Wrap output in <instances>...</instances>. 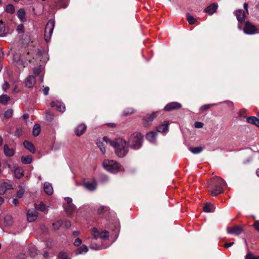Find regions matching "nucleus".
Wrapping results in <instances>:
<instances>
[{
    "instance_id": "8",
    "label": "nucleus",
    "mask_w": 259,
    "mask_h": 259,
    "mask_svg": "<svg viewBox=\"0 0 259 259\" xmlns=\"http://www.w3.org/2000/svg\"><path fill=\"white\" fill-rule=\"evenodd\" d=\"M218 7V4L212 3L204 9L203 12L208 15H212L217 12Z\"/></svg>"
},
{
    "instance_id": "63",
    "label": "nucleus",
    "mask_w": 259,
    "mask_h": 259,
    "mask_svg": "<svg viewBox=\"0 0 259 259\" xmlns=\"http://www.w3.org/2000/svg\"><path fill=\"white\" fill-rule=\"evenodd\" d=\"M101 181L103 182L107 181L108 180L107 177L105 175H102L101 176Z\"/></svg>"
},
{
    "instance_id": "36",
    "label": "nucleus",
    "mask_w": 259,
    "mask_h": 259,
    "mask_svg": "<svg viewBox=\"0 0 259 259\" xmlns=\"http://www.w3.org/2000/svg\"><path fill=\"white\" fill-rule=\"evenodd\" d=\"M10 100V97L7 95L3 94L0 96V103L4 105H6Z\"/></svg>"
},
{
    "instance_id": "59",
    "label": "nucleus",
    "mask_w": 259,
    "mask_h": 259,
    "mask_svg": "<svg viewBox=\"0 0 259 259\" xmlns=\"http://www.w3.org/2000/svg\"><path fill=\"white\" fill-rule=\"evenodd\" d=\"M50 89L48 87H46L42 89V92L45 96H47L49 94Z\"/></svg>"
},
{
    "instance_id": "17",
    "label": "nucleus",
    "mask_w": 259,
    "mask_h": 259,
    "mask_svg": "<svg viewBox=\"0 0 259 259\" xmlns=\"http://www.w3.org/2000/svg\"><path fill=\"white\" fill-rule=\"evenodd\" d=\"M13 170L14 171V176L17 179H20L23 176V169L22 167L16 165L13 167Z\"/></svg>"
},
{
    "instance_id": "52",
    "label": "nucleus",
    "mask_w": 259,
    "mask_h": 259,
    "mask_svg": "<svg viewBox=\"0 0 259 259\" xmlns=\"http://www.w3.org/2000/svg\"><path fill=\"white\" fill-rule=\"evenodd\" d=\"M203 123L199 121H196L194 123V126L196 128H202L203 126Z\"/></svg>"
},
{
    "instance_id": "25",
    "label": "nucleus",
    "mask_w": 259,
    "mask_h": 259,
    "mask_svg": "<svg viewBox=\"0 0 259 259\" xmlns=\"http://www.w3.org/2000/svg\"><path fill=\"white\" fill-rule=\"evenodd\" d=\"M4 152L6 156L11 157L14 155L15 151L13 149L10 148L7 145H5L4 147Z\"/></svg>"
},
{
    "instance_id": "30",
    "label": "nucleus",
    "mask_w": 259,
    "mask_h": 259,
    "mask_svg": "<svg viewBox=\"0 0 259 259\" xmlns=\"http://www.w3.org/2000/svg\"><path fill=\"white\" fill-rule=\"evenodd\" d=\"M247 121L248 123L255 125L259 127V119L254 116H250L247 118Z\"/></svg>"
},
{
    "instance_id": "14",
    "label": "nucleus",
    "mask_w": 259,
    "mask_h": 259,
    "mask_svg": "<svg viewBox=\"0 0 259 259\" xmlns=\"http://www.w3.org/2000/svg\"><path fill=\"white\" fill-rule=\"evenodd\" d=\"M64 209L68 215L73 214L76 210V207L72 203L71 204H63Z\"/></svg>"
},
{
    "instance_id": "4",
    "label": "nucleus",
    "mask_w": 259,
    "mask_h": 259,
    "mask_svg": "<svg viewBox=\"0 0 259 259\" xmlns=\"http://www.w3.org/2000/svg\"><path fill=\"white\" fill-rule=\"evenodd\" d=\"M103 165L107 171L112 174L123 170V167L113 160L105 159L103 162Z\"/></svg>"
},
{
    "instance_id": "20",
    "label": "nucleus",
    "mask_w": 259,
    "mask_h": 259,
    "mask_svg": "<svg viewBox=\"0 0 259 259\" xmlns=\"http://www.w3.org/2000/svg\"><path fill=\"white\" fill-rule=\"evenodd\" d=\"M45 192L48 195H51L53 193V189L52 185L48 182H45L44 185Z\"/></svg>"
},
{
    "instance_id": "5",
    "label": "nucleus",
    "mask_w": 259,
    "mask_h": 259,
    "mask_svg": "<svg viewBox=\"0 0 259 259\" xmlns=\"http://www.w3.org/2000/svg\"><path fill=\"white\" fill-rule=\"evenodd\" d=\"M143 136L140 133L136 132L131 135L128 139V145L133 149L138 150L142 145Z\"/></svg>"
},
{
    "instance_id": "24",
    "label": "nucleus",
    "mask_w": 259,
    "mask_h": 259,
    "mask_svg": "<svg viewBox=\"0 0 259 259\" xmlns=\"http://www.w3.org/2000/svg\"><path fill=\"white\" fill-rule=\"evenodd\" d=\"M54 26V21L52 19L49 20L46 25L45 32H53Z\"/></svg>"
},
{
    "instance_id": "39",
    "label": "nucleus",
    "mask_w": 259,
    "mask_h": 259,
    "mask_svg": "<svg viewBox=\"0 0 259 259\" xmlns=\"http://www.w3.org/2000/svg\"><path fill=\"white\" fill-rule=\"evenodd\" d=\"M29 254L32 257H34L37 254V251L35 246H31L29 248Z\"/></svg>"
},
{
    "instance_id": "42",
    "label": "nucleus",
    "mask_w": 259,
    "mask_h": 259,
    "mask_svg": "<svg viewBox=\"0 0 259 259\" xmlns=\"http://www.w3.org/2000/svg\"><path fill=\"white\" fill-rule=\"evenodd\" d=\"M63 225L62 220L58 221L53 224V227L55 230H58Z\"/></svg>"
},
{
    "instance_id": "10",
    "label": "nucleus",
    "mask_w": 259,
    "mask_h": 259,
    "mask_svg": "<svg viewBox=\"0 0 259 259\" xmlns=\"http://www.w3.org/2000/svg\"><path fill=\"white\" fill-rule=\"evenodd\" d=\"M38 217V212L35 209H30L28 210L27 217L29 222L34 221Z\"/></svg>"
},
{
    "instance_id": "40",
    "label": "nucleus",
    "mask_w": 259,
    "mask_h": 259,
    "mask_svg": "<svg viewBox=\"0 0 259 259\" xmlns=\"http://www.w3.org/2000/svg\"><path fill=\"white\" fill-rule=\"evenodd\" d=\"M187 21L190 24H194L197 22V20L192 16L188 14L187 15Z\"/></svg>"
},
{
    "instance_id": "3",
    "label": "nucleus",
    "mask_w": 259,
    "mask_h": 259,
    "mask_svg": "<svg viewBox=\"0 0 259 259\" xmlns=\"http://www.w3.org/2000/svg\"><path fill=\"white\" fill-rule=\"evenodd\" d=\"M226 186V183L223 179L217 177L213 178L210 184V187L212 188H213L211 191V195L215 196L223 193V188Z\"/></svg>"
},
{
    "instance_id": "31",
    "label": "nucleus",
    "mask_w": 259,
    "mask_h": 259,
    "mask_svg": "<svg viewBox=\"0 0 259 259\" xmlns=\"http://www.w3.org/2000/svg\"><path fill=\"white\" fill-rule=\"evenodd\" d=\"M21 160L22 162L25 164H30L32 161V157L30 155L26 156H23L21 157Z\"/></svg>"
},
{
    "instance_id": "2",
    "label": "nucleus",
    "mask_w": 259,
    "mask_h": 259,
    "mask_svg": "<svg viewBox=\"0 0 259 259\" xmlns=\"http://www.w3.org/2000/svg\"><path fill=\"white\" fill-rule=\"evenodd\" d=\"M110 145L114 148L115 152L118 157H123L128 152V143L121 138L110 141Z\"/></svg>"
},
{
    "instance_id": "57",
    "label": "nucleus",
    "mask_w": 259,
    "mask_h": 259,
    "mask_svg": "<svg viewBox=\"0 0 259 259\" xmlns=\"http://www.w3.org/2000/svg\"><path fill=\"white\" fill-rule=\"evenodd\" d=\"M26 34L25 35H23V36H22V37H24V36L25 37V38L24 39V41H22V43L23 44H27L30 41L29 37H28L26 34Z\"/></svg>"
},
{
    "instance_id": "47",
    "label": "nucleus",
    "mask_w": 259,
    "mask_h": 259,
    "mask_svg": "<svg viewBox=\"0 0 259 259\" xmlns=\"http://www.w3.org/2000/svg\"><path fill=\"white\" fill-rule=\"evenodd\" d=\"M4 220L5 222L7 225H10L12 223V219L10 215H7L5 217Z\"/></svg>"
},
{
    "instance_id": "62",
    "label": "nucleus",
    "mask_w": 259,
    "mask_h": 259,
    "mask_svg": "<svg viewBox=\"0 0 259 259\" xmlns=\"http://www.w3.org/2000/svg\"><path fill=\"white\" fill-rule=\"evenodd\" d=\"M234 244V242H230V243H226L224 245V247H225V248H228L231 246H232Z\"/></svg>"
},
{
    "instance_id": "35",
    "label": "nucleus",
    "mask_w": 259,
    "mask_h": 259,
    "mask_svg": "<svg viewBox=\"0 0 259 259\" xmlns=\"http://www.w3.org/2000/svg\"><path fill=\"white\" fill-rule=\"evenodd\" d=\"M19 190L17 191L16 196L17 198H21L23 197L24 192L25 191V187L23 186L20 185L19 186Z\"/></svg>"
},
{
    "instance_id": "48",
    "label": "nucleus",
    "mask_w": 259,
    "mask_h": 259,
    "mask_svg": "<svg viewBox=\"0 0 259 259\" xmlns=\"http://www.w3.org/2000/svg\"><path fill=\"white\" fill-rule=\"evenodd\" d=\"M62 221L63 222L62 226H64L66 228L68 229L71 227V224L69 221L66 220H62Z\"/></svg>"
},
{
    "instance_id": "7",
    "label": "nucleus",
    "mask_w": 259,
    "mask_h": 259,
    "mask_svg": "<svg viewBox=\"0 0 259 259\" xmlns=\"http://www.w3.org/2000/svg\"><path fill=\"white\" fill-rule=\"evenodd\" d=\"M156 112H154L152 114H148L143 118V124L145 127H148L151 125L152 122L155 118Z\"/></svg>"
},
{
    "instance_id": "49",
    "label": "nucleus",
    "mask_w": 259,
    "mask_h": 259,
    "mask_svg": "<svg viewBox=\"0 0 259 259\" xmlns=\"http://www.w3.org/2000/svg\"><path fill=\"white\" fill-rule=\"evenodd\" d=\"M41 70H42V69H41V68L40 67V66L35 67L33 69V73L36 76L39 75V74L40 73V72H41Z\"/></svg>"
},
{
    "instance_id": "28",
    "label": "nucleus",
    "mask_w": 259,
    "mask_h": 259,
    "mask_svg": "<svg viewBox=\"0 0 259 259\" xmlns=\"http://www.w3.org/2000/svg\"><path fill=\"white\" fill-rule=\"evenodd\" d=\"M214 210V206L209 202L206 203L203 206V210L206 212H211Z\"/></svg>"
},
{
    "instance_id": "56",
    "label": "nucleus",
    "mask_w": 259,
    "mask_h": 259,
    "mask_svg": "<svg viewBox=\"0 0 259 259\" xmlns=\"http://www.w3.org/2000/svg\"><path fill=\"white\" fill-rule=\"evenodd\" d=\"M9 88V84L7 81H5L4 83L2 85V89L4 91L6 92Z\"/></svg>"
},
{
    "instance_id": "32",
    "label": "nucleus",
    "mask_w": 259,
    "mask_h": 259,
    "mask_svg": "<svg viewBox=\"0 0 259 259\" xmlns=\"http://www.w3.org/2000/svg\"><path fill=\"white\" fill-rule=\"evenodd\" d=\"M49 206H46L45 204H44V203L41 202L40 203L38 204H35V209L36 210H39L40 211H45L47 208H49Z\"/></svg>"
},
{
    "instance_id": "58",
    "label": "nucleus",
    "mask_w": 259,
    "mask_h": 259,
    "mask_svg": "<svg viewBox=\"0 0 259 259\" xmlns=\"http://www.w3.org/2000/svg\"><path fill=\"white\" fill-rule=\"evenodd\" d=\"M22 128H17L15 132V135L16 136L20 137L22 135Z\"/></svg>"
},
{
    "instance_id": "55",
    "label": "nucleus",
    "mask_w": 259,
    "mask_h": 259,
    "mask_svg": "<svg viewBox=\"0 0 259 259\" xmlns=\"http://www.w3.org/2000/svg\"><path fill=\"white\" fill-rule=\"evenodd\" d=\"M46 118L48 120L51 121L53 118V115L51 113L47 112Z\"/></svg>"
},
{
    "instance_id": "51",
    "label": "nucleus",
    "mask_w": 259,
    "mask_h": 259,
    "mask_svg": "<svg viewBox=\"0 0 259 259\" xmlns=\"http://www.w3.org/2000/svg\"><path fill=\"white\" fill-rule=\"evenodd\" d=\"M81 243H82V240H81V239H80V238H77L75 240V241H74V243H73V245H74V246H79V245H81Z\"/></svg>"
},
{
    "instance_id": "54",
    "label": "nucleus",
    "mask_w": 259,
    "mask_h": 259,
    "mask_svg": "<svg viewBox=\"0 0 259 259\" xmlns=\"http://www.w3.org/2000/svg\"><path fill=\"white\" fill-rule=\"evenodd\" d=\"M106 208L103 206H100L98 209V213L99 214L103 213L105 211H106Z\"/></svg>"
},
{
    "instance_id": "21",
    "label": "nucleus",
    "mask_w": 259,
    "mask_h": 259,
    "mask_svg": "<svg viewBox=\"0 0 259 259\" xmlns=\"http://www.w3.org/2000/svg\"><path fill=\"white\" fill-rule=\"evenodd\" d=\"M12 189L11 185L7 183H3L0 185V195H3L5 192Z\"/></svg>"
},
{
    "instance_id": "53",
    "label": "nucleus",
    "mask_w": 259,
    "mask_h": 259,
    "mask_svg": "<svg viewBox=\"0 0 259 259\" xmlns=\"http://www.w3.org/2000/svg\"><path fill=\"white\" fill-rule=\"evenodd\" d=\"M5 25L4 22L1 20L0 21V32H5Z\"/></svg>"
},
{
    "instance_id": "6",
    "label": "nucleus",
    "mask_w": 259,
    "mask_h": 259,
    "mask_svg": "<svg viewBox=\"0 0 259 259\" xmlns=\"http://www.w3.org/2000/svg\"><path fill=\"white\" fill-rule=\"evenodd\" d=\"M110 140L107 137H104L102 139L98 140L97 141V145L100 149L103 154H105L106 152L105 147L109 142L110 143Z\"/></svg>"
},
{
    "instance_id": "16",
    "label": "nucleus",
    "mask_w": 259,
    "mask_h": 259,
    "mask_svg": "<svg viewBox=\"0 0 259 259\" xmlns=\"http://www.w3.org/2000/svg\"><path fill=\"white\" fill-rule=\"evenodd\" d=\"M235 14L236 16L237 20L240 23L244 22L245 19V12L243 10L241 9L237 10L235 11Z\"/></svg>"
},
{
    "instance_id": "46",
    "label": "nucleus",
    "mask_w": 259,
    "mask_h": 259,
    "mask_svg": "<svg viewBox=\"0 0 259 259\" xmlns=\"http://www.w3.org/2000/svg\"><path fill=\"white\" fill-rule=\"evenodd\" d=\"M58 257L60 259H69L67 253L63 251L59 252Z\"/></svg>"
},
{
    "instance_id": "23",
    "label": "nucleus",
    "mask_w": 259,
    "mask_h": 259,
    "mask_svg": "<svg viewBox=\"0 0 259 259\" xmlns=\"http://www.w3.org/2000/svg\"><path fill=\"white\" fill-rule=\"evenodd\" d=\"M24 147L29 150L31 153H34L35 152V149L33 144L28 141H25L23 142Z\"/></svg>"
},
{
    "instance_id": "18",
    "label": "nucleus",
    "mask_w": 259,
    "mask_h": 259,
    "mask_svg": "<svg viewBox=\"0 0 259 259\" xmlns=\"http://www.w3.org/2000/svg\"><path fill=\"white\" fill-rule=\"evenodd\" d=\"M35 78L32 75L28 76L25 80V85L27 88H32L35 83Z\"/></svg>"
},
{
    "instance_id": "44",
    "label": "nucleus",
    "mask_w": 259,
    "mask_h": 259,
    "mask_svg": "<svg viewBox=\"0 0 259 259\" xmlns=\"http://www.w3.org/2000/svg\"><path fill=\"white\" fill-rule=\"evenodd\" d=\"M218 104H205V105H204L202 106L200 108V111H202L205 110H207L210 107H211L212 106H214V105H218Z\"/></svg>"
},
{
    "instance_id": "15",
    "label": "nucleus",
    "mask_w": 259,
    "mask_h": 259,
    "mask_svg": "<svg viewBox=\"0 0 259 259\" xmlns=\"http://www.w3.org/2000/svg\"><path fill=\"white\" fill-rule=\"evenodd\" d=\"M227 230L228 233L236 235L240 234L242 231V228L238 226L233 227H228Z\"/></svg>"
},
{
    "instance_id": "41",
    "label": "nucleus",
    "mask_w": 259,
    "mask_h": 259,
    "mask_svg": "<svg viewBox=\"0 0 259 259\" xmlns=\"http://www.w3.org/2000/svg\"><path fill=\"white\" fill-rule=\"evenodd\" d=\"M58 4L63 8H66L68 6L67 0H58Z\"/></svg>"
},
{
    "instance_id": "33",
    "label": "nucleus",
    "mask_w": 259,
    "mask_h": 259,
    "mask_svg": "<svg viewBox=\"0 0 259 259\" xmlns=\"http://www.w3.org/2000/svg\"><path fill=\"white\" fill-rule=\"evenodd\" d=\"M14 60L17 63V65L18 66H21L22 68L25 67L24 62L20 59L19 56L18 55H16L14 56Z\"/></svg>"
},
{
    "instance_id": "29",
    "label": "nucleus",
    "mask_w": 259,
    "mask_h": 259,
    "mask_svg": "<svg viewBox=\"0 0 259 259\" xmlns=\"http://www.w3.org/2000/svg\"><path fill=\"white\" fill-rule=\"evenodd\" d=\"M25 15L26 13L23 9H19L17 12V16L22 22L26 21Z\"/></svg>"
},
{
    "instance_id": "50",
    "label": "nucleus",
    "mask_w": 259,
    "mask_h": 259,
    "mask_svg": "<svg viewBox=\"0 0 259 259\" xmlns=\"http://www.w3.org/2000/svg\"><path fill=\"white\" fill-rule=\"evenodd\" d=\"M52 33H44V38L47 42L50 41Z\"/></svg>"
},
{
    "instance_id": "12",
    "label": "nucleus",
    "mask_w": 259,
    "mask_h": 259,
    "mask_svg": "<svg viewBox=\"0 0 259 259\" xmlns=\"http://www.w3.org/2000/svg\"><path fill=\"white\" fill-rule=\"evenodd\" d=\"M50 104L52 107H56L59 112H64L65 111V105L61 101H52Z\"/></svg>"
},
{
    "instance_id": "9",
    "label": "nucleus",
    "mask_w": 259,
    "mask_h": 259,
    "mask_svg": "<svg viewBox=\"0 0 259 259\" xmlns=\"http://www.w3.org/2000/svg\"><path fill=\"white\" fill-rule=\"evenodd\" d=\"M82 185L89 191H94L97 188V183L95 180L91 181H83Z\"/></svg>"
},
{
    "instance_id": "22",
    "label": "nucleus",
    "mask_w": 259,
    "mask_h": 259,
    "mask_svg": "<svg viewBox=\"0 0 259 259\" xmlns=\"http://www.w3.org/2000/svg\"><path fill=\"white\" fill-rule=\"evenodd\" d=\"M87 126L84 124H80L77 126L75 130V133L78 136H80L83 134V133L86 130Z\"/></svg>"
},
{
    "instance_id": "34",
    "label": "nucleus",
    "mask_w": 259,
    "mask_h": 259,
    "mask_svg": "<svg viewBox=\"0 0 259 259\" xmlns=\"http://www.w3.org/2000/svg\"><path fill=\"white\" fill-rule=\"evenodd\" d=\"M41 129L39 124H35L33 128L32 134L34 137H37L40 134Z\"/></svg>"
},
{
    "instance_id": "37",
    "label": "nucleus",
    "mask_w": 259,
    "mask_h": 259,
    "mask_svg": "<svg viewBox=\"0 0 259 259\" xmlns=\"http://www.w3.org/2000/svg\"><path fill=\"white\" fill-rule=\"evenodd\" d=\"M5 11L8 13L13 14L15 11V7L12 4H8L6 7Z\"/></svg>"
},
{
    "instance_id": "27",
    "label": "nucleus",
    "mask_w": 259,
    "mask_h": 259,
    "mask_svg": "<svg viewBox=\"0 0 259 259\" xmlns=\"http://www.w3.org/2000/svg\"><path fill=\"white\" fill-rule=\"evenodd\" d=\"M89 249L87 245H82L79 247H78L75 250V253L76 254H81L83 253H85L88 251Z\"/></svg>"
},
{
    "instance_id": "13",
    "label": "nucleus",
    "mask_w": 259,
    "mask_h": 259,
    "mask_svg": "<svg viewBox=\"0 0 259 259\" xmlns=\"http://www.w3.org/2000/svg\"><path fill=\"white\" fill-rule=\"evenodd\" d=\"M181 107L182 105L180 103L176 102H173L167 104L165 106L164 110L166 111H169L171 110L180 108Z\"/></svg>"
},
{
    "instance_id": "26",
    "label": "nucleus",
    "mask_w": 259,
    "mask_h": 259,
    "mask_svg": "<svg viewBox=\"0 0 259 259\" xmlns=\"http://www.w3.org/2000/svg\"><path fill=\"white\" fill-rule=\"evenodd\" d=\"M169 123L168 121H164L163 124L159 125L157 127V131L159 133H163L168 130Z\"/></svg>"
},
{
    "instance_id": "60",
    "label": "nucleus",
    "mask_w": 259,
    "mask_h": 259,
    "mask_svg": "<svg viewBox=\"0 0 259 259\" xmlns=\"http://www.w3.org/2000/svg\"><path fill=\"white\" fill-rule=\"evenodd\" d=\"M64 199L66 201L67 203L66 204H72V199L69 197H66L64 198Z\"/></svg>"
},
{
    "instance_id": "43",
    "label": "nucleus",
    "mask_w": 259,
    "mask_h": 259,
    "mask_svg": "<svg viewBox=\"0 0 259 259\" xmlns=\"http://www.w3.org/2000/svg\"><path fill=\"white\" fill-rule=\"evenodd\" d=\"M13 111L12 109H8L4 113V116L6 118H10L12 116Z\"/></svg>"
},
{
    "instance_id": "61",
    "label": "nucleus",
    "mask_w": 259,
    "mask_h": 259,
    "mask_svg": "<svg viewBox=\"0 0 259 259\" xmlns=\"http://www.w3.org/2000/svg\"><path fill=\"white\" fill-rule=\"evenodd\" d=\"M253 226L257 231H259V221H255Z\"/></svg>"
},
{
    "instance_id": "64",
    "label": "nucleus",
    "mask_w": 259,
    "mask_h": 259,
    "mask_svg": "<svg viewBox=\"0 0 259 259\" xmlns=\"http://www.w3.org/2000/svg\"><path fill=\"white\" fill-rule=\"evenodd\" d=\"M248 5L247 3H244V5H243V7H244V9L245 10L246 12L247 13H248Z\"/></svg>"
},
{
    "instance_id": "19",
    "label": "nucleus",
    "mask_w": 259,
    "mask_h": 259,
    "mask_svg": "<svg viewBox=\"0 0 259 259\" xmlns=\"http://www.w3.org/2000/svg\"><path fill=\"white\" fill-rule=\"evenodd\" d=\"M157 132L155 131H150L148 133L146 136V139L150 142L154 143L156 141Z\"/></svg>"
},
{
    "instance_id": "11",
    "label": "nucleus",
    "mask_w": 259,
    "mask_h": 259,
    "mask_svg": "<svg viewBox=\"0 0 259 259\" xmlns=\"http://www.w3.org/2000/svg\"><path fill=\"white\" fill-rule=\"evenodd\" d=\"M256 27L249 21H246L243 28L244 32H256Z\"/></svg>"
},
{
    "instance_id": "45",
    "label": "nucleus",
    "mask_w": 259,
    "mask_h": 259,
    "mask_svg": "<svg viewBox=\"0 0 259 259\" xmlns=\"http://www.w3.org/2000/svg\"><path fill=\"white\" fill-rule=\"evenodd\" d=\"M245 259H259V255L254 256L252 253L248 252L245 256Z\"/></svg>"
},
{
    "instance_id": "1",
    "label": "nucleus",
    "mask_w": 259,
    "mask_h": 259,
    "mask_svg": "<svg viewBox=\"0 0 259 259\" xmlns=\"http://www.w3.org/2000/svg\"><path fill=\"white\" fill-rule=\"evenodd\" d=\"M91 234L93 236V238L91 239L90 242V247L91 249L94 250H100L107 248V246H105L103 244L96 243L95 242V240H97L98 239H101L104 240H107L109 236V233L108 231H103L100 232L97 228H94L92 229Z\"/></svg>"
},
{
    "instance_id": "38",
    "label": "nucleus",
    "mask_w": 259,
    "mask_h": 259,
    "mask_svg": "<svg viewBox=\"0 0 259 259\" xmlns=\"http://www.w3.org/2000/svg\"><path fill=\"white\" fill-rule=\"evenodd\" d=\"M203 147L200 146L197 147H190L189 148L190 151L194 154H198L203 150Z\"/></svg>"
}]
</instances>
